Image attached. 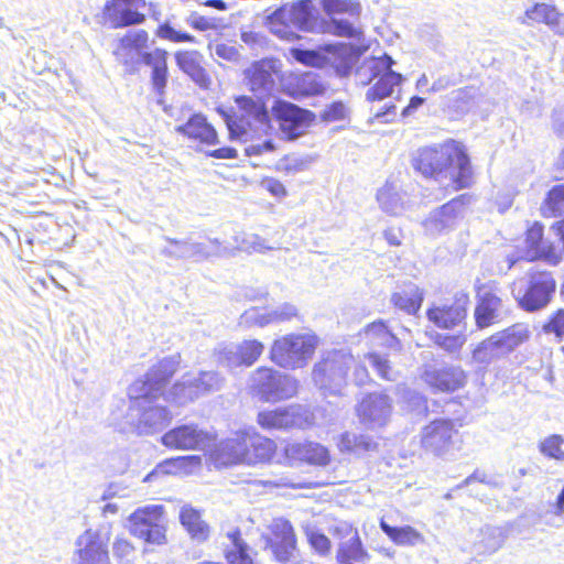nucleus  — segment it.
Wrapping results in <instances>:
<instances>
[{
    "mask_svg": "<svg viewBox=\"0 0 564 564\" xmlns=\"http://www.w3.org/2000/svg\"><path fill=\"white\" fill-rule=\"evenodd\" d=\"M180 521L193 540L205 542L210 535L208 523L203 520L200 512L191 507L185 506L180 511Z\"/></svg>",
    "mask_w": 564,
    "mask_h": 564,
    "instance_id": "34",
    "label": "nucleus"
},
{
    "mask_svg": "<svg viewBox=\"0 0 564 564\" xmlns=\"http://www.w3.org/2000/svg\"><path fill=\"white\" fill-rule=\"evenodd\" d=\"M555 240L545 237V225L541 220L527 221L523 230L524 259L557 267L564 260V217L550 226Z\"/></svg>",
    "mask_w": 564,
    "mask_h": 564,
    "instance_id": "3",
    "label": "nucleus"
},
{
    "mask_svg": "<svg viewBox=\"0 0 564 564\" xmlns=\"http://www.w3.org/2000/svg\"><path fill=\"white\" fill-rule=\"evenodd\" d=\"M192 386L195 388L196 392H208L217 388L218 379L215 372L204 371L200 372L198 378H196Z\"/></svg>",
    "mask_w": 564,
    "mask_h": 564,
    "instance_id": "53",
    "label": "nucleus"
},
{
    "mask_svg": "<svg viewBox=\"0 0 564 564\" xmlns=\"http://www.w3.org/2000/svg\"><path fill=\"white\" fill-rule=\"evenodd\" d=\"M470 297L467 292H456L442 303L426 310V318L438 329L452 330L467 324Z\"/></svg>",
    "mask_w": 564,
    "mask_h": 564,
    "instance_id": "10",
    "label": "nucleus"
},
{
    "mask_svg": "<svg viewBox=\"0 0 564 564\" xmlns=\"http://www.w3.org/2000/svg\"><path fill=\"white\" fill-rule=\"evenodd\" d=\"M299 316L297 308L290 303H284L280 307L275 308L270 314L272 322H289Z\"/></svg>",
    "mask_w": 564,
    "mask_h": 564,
    "instance_id": "55",
    "label": "nucleus"
},
{
    "mask_svg": "<svg viewBox=\"0 0 564 564\" xmlns=\"http://www.w3.org/2000/svg\"><path fill=\"white\" fill-rule=\"evenodd\" d=\"M308 542L316 553L321 556H327L332 551V542L329 538L322 532H312L308 535Z\"/></svg>",
    "mask_w": 564,
    "mask_h": 564,
    "instance_id": "51",
    "label": "nucleus"
},
{
    "mask_svg": "<svg viewBox=\"0 0 564 564\" xmlns=\"http://www.w3.org/2000/svg\"><path fill=\"white\" fill-rule=\"evenodd\" d=\"M540 215L545 218H556L564 214V184L552 186L542 199Z\"/></svg>",
    "mask_w": 564,
    "mask_h": 564,
    "instance_id": "39",
    "label": "nucleus"
},
{
    "mask_svg": "<svg viewBox=\"0 0 564 564\" xmlns=\"http://www.w3.org/2000/svg\"><path fill=\"white\" fill-rule=\"evenodd\" d=\"M377 443L366 435L344 433L340 435L337 447L344 454H360L377 449Z\"/></svg>",
    "mask_w": 564,
    "mask_h": 564,
    "instance_id": "40",
    "label": "nucleus"
},
{
    "mask_svg": "<svg viewBox=\"0 0 564 564\" xmlns=\"http://www.w3.org/2000/svg\"><path fill=\"white\" fill-rule=\"evenodd\" d=\"M458 420L437 417L425 424L420 434V445L429 454L444 457L463 443Z\"/></svg>",
    "mask_w": 564,
    "mask_h": 564,
    "instance_id": "6",
    "label": "nucleus"
},
{
    "mask_svg": "<svg viewBox=\"0 0 564 564\" xmlns=\"http://www.w3.org/2000/svg\"><path fill=\"white\" fill-rule=\"evenodd\" d=\"M542 329L545 334H553L557 339L564 338V308L555 310L544 322Z\"/></svg>",
    "mask_w": 564,
    "mask_h": 564,
    "instance_id": "49",
    "label": "nucleus"
},
{
    "mask_svg": "<svg viewBox=\"0 0 564 564\" xmlns=\"http://www.w3.org/2000/svg\"><path fill=\"white\" fill-rule=\"evenodd\" d=\"M202 459L197 455L177 456L163 460L154 470L144 477V481H149L156 474L166 475H189L194 469L199 468Z\"/></svg>",
    "mask_w": 564,
    "mask_h": 564,
    "instance_id": "33",
    "label": "nucleus"
},
{
    "mask_svg": "<svg viewBox=\"0 0 564 564\" xmlns=\"http://www.w3.org/2000/svg\"><path fill=\"white\" fill-rule=\"evenodd\" d=\"M473 195L464 193L434 209L423 220L424 228L431 234H441L452 229L463 217L466 207L471 203Z\"/></svg>",
    "mask_w": 564,
    "mask_h": 564,
    "instance_id": "20",
    "label": "nucleus"
},
{
    "mask_svg": "<svg viewBox=\"0 0 564 564\" xmlns=\"http://www.w3.org/2000/svg\"><path fill=\"white\" fill-rule=\"evenodd\" d=\"M497 349L494 346V340L491 339V336L487 337L486 339L481 340L476 345V347L471 351L473 359L477 364L487 365L492 360V350Z\"/></svg>",
    "mask_w": 564,
    "mask_h": 564,
    "instance_id": "50",
    "label": "nucleus"
},
{
    "mask_svg": "<svg viewBox=\"0 0 564 564\" xmlns=\"http://www.w3.org/2000/svg\"><path fill=\"white\" fill-rule=\"evenodd\" d=\"M564 14L554 4L536 2L524 11L523 24H545L558 35L564 34Z\"/></svg>",
    "mask_w": 564,
    "mask_h": 564,
    "instance_id": "25",
    "label": "nucleus"
},
{
    "mask_svg": "<svg viewBox=\"0 0 564 564\" xmlns=\"http://www.w3.org/2000/svg\"><path fill=\"white\" fill-rule=\"evenodd\" d=\"M215 53L218 57L235 62L240 57L238 48L230 43H219L215 47Z\"/></svg>",
    "mask_w": 564,
    "mask_h": 564,
    "instance_id": "57",
    "label": "nucleus"
},
{
    "mask_svg": "<svg viewBox=\"0 0 564 564\" xmlns=\"http://www.w3.org/2000/svg\"><path fill=\"white\" fill-rule=\"evenodd\" d=\"M366 63L369 64L370 80L376 79L366 93L367 100L373 102L390 97L394 87L401 85L403 80L402 75L392 69L394 65L392 57L388 54L371 56Z\"/></svg>",
    "mask_w": 564,
    "mask_h": 564,
    "instance_id": "13",
    "label": "nucleus"
},
{
    "mask_svg": "<svg viewBox=\"0 0 564 564\" xmlns=\"http://www.w3.org/2000/svg\"><path fill=\"white\" fill-rule=\"evenodd\" d=\"M476 304L474 307V322L478 330H484L502 321L503 300L497 282L479 284L475 288Z\"/></svg>",
    "mask_w": 564,
    "mask_h": 564,
    "instance_id": "12",
    "label": "nucleus"
},
{
    "mask_svg": "<svg viewBox=\"0 0 564 564\" xmlns=\"http://www.w3.org/2000/svg\"><path fill=\"white\" fill-rule=\"evenodd\" d=\"M359 336L364 337L368 345L383 348H400L401 341L383 319H376L365 325Z\"/></svg>",
    "mask_w": 564,
    "mask_h": 564,
    "instance_id": "32",
    "label": "nucleus"
},
{
    "mask_svg": "<svg viewBox=\"0 0 564 564\" xmlns=\"http://www.w3.org/2000/svg\"><path fill=\"white\" fill-rule=\"evenodd\" d=\"M556 288L557 283L551 271L531 269L524 289L517 296V303L528 313L541 311L552 302Z\"/></svg>",
    "mask_w": 564,
    "mask_h": 564,
    "instance_id": "9",
    "label": "nucleus"
},
{
    "mask_svg": "<svg viewBox=\"0 0 564 564\" xmlns=\"http://www.w3.org/2000/svg\"><path fill=\"white\" fill-rule=\"evenodd\" d=\"M323 32L330 33L338 37L354 39L359 42L358 45L365 44L364 42V30L359 24L354 21L343 19H332L326 25ZM366 45L369 46L368 43Z\"/></svg>",
    "mask_w": 564,
    "mask_h": 564,
    "instance_id": "42",
    "label": "nucleus"
},
{
    "mask_svg": "<svg viewBox=\"0 0 564 564\" xmlns=\"http://www.w3.org/2000/svg\"><path fill=\"white\" fill-rule=\"evenodd\" d=\"M206 155L217 160H232L238 158V151L232 147H220L207 151Z\"/></svg>",
    "mask_w": 564,
    "mask_h": 564,
    "instance_id": "59",
    "label": "nucleus"
},
{
    "mask_svg": "<svg viewBox=\"0 0 564 564\" xmlns=\"http://www.w3.org/2000/svg\"><path fill=\"white\" fill-rule=\"evenodd\" d=\"M165 509L162 505H150L135 509L128 518L129 532L150 545H163L167 541Z\"/></svg>",
    "mask_w": 564,
    "mask_h": 564,
    "instance_id": "8",
    "label": "nucleus"
},
{
    "mask_svg": "<svg viewBox=\"0 0 564 564\" xmlns=\"http://www.w3.org/2000/svg\"><path fill=\"white\" fill-rule=\"evenodd\" d=\"M169 53L166 50L155 47L147 52L141 59V63L151 67V83L155 93L162 96L165 91L169 78L167 66Z\"/></svg>",
    "mask_w": 564,
    "mask_h": 564,
    "instance_id": "29",
    "label": "nucleus"
},
{
    "mask_svg": "<svg viewBox=\"0 0 564 564\" xmlns=\"http://www.w3.org/2000/svg\"><path fill=\"white\" fill-rule=\"evenodd\" d=\"M177 366L173 358H163L153 365L142 381V389L145 390L143 397L147 398L152 391H159L167 384L176 372Z\"/></svg>",
    "mask_w": 564,
    "mask_h": 564,
    "instance_id": "31",
    "label": "nucleus"
},
{
    "mask_svg": "<svg viewBox=\"0 0 564 564\" xmlns=\"http://www.w3.org/2000/svg\"><path fill=\"white\" fill-rule=\"evenodd\" d=\"M215 437L197 424H182L169 430L161 437V444L175 451H203Z\"/></svg>",
    "mask_w": 564,
    "mask_h": 564,
    "instance_id": "19",
    "label": "nucleus"
},
{
    "mask_svg": "<svg viewBox=\"0 0 564 564\" xmlns=\"http://www.w3.org/2000/svg\"><path fill=\"white\" fill-rule=\"evenodd\" d=\"M332 460L328 448L317 442H286L281 451L278 465L292 467L307 464L324 467Z\"/></svg>",
    "mask_w": 564,
    "mask_h": 564,
    "instance_id": "15",
    "label": "nucleus"
},
{
    "mask_svg": "<svg viewBox=\"0 0 564 564\" xmlns=\"http://www.w3.org/2000/svg\"><path fill=\"white\" fill-rule=\"evenodd\" d=\"M174 57L178 68L195 82L203 84L208 80V74L202 65V55L197 51H177Z\"/></svg>",
    "mask_w": 564,
    "mask_h": 564,
    "instance_id": "35",
    "label": "nucleus"
},
{
    "mask_svg": "<svg viewBox=\"0 0 564 564\" xmlns=\"http://www.w3.org/2000/svg\"><path fill=\"white\" fill-rule=\"evenodd\" d=\"M490 336L497 349L511 352L530 340L531 329L527 323L518 322Z\"/></svg>",
    "mask_w": 564,
    "mask_h": 564,
    "instance_id": "30",
    "label": "nucleus"
},
{
    "mask_svg": "<svg viewBox=\"0 0 564 564\" xmlns=\"http://www.w3.org/2000/svg\"><path fill=\"white\" fill-rule=\"evenodd\" d=\"M563 443L564 438L561 435L552 434L540 442L539 449L544 456L549 458L563 460L564 452L561 449Z\"/></svg>",
    "mask_w": 564,
    "mask_h": 564,
    "instance_id": "47",
    "label": "nucleus"
},
{
    "mask_svg": "<svg viewBox=\"0 0 564 564\" xmlns=\"http://www.w3.org/2000/svg\"><path fill=\"white\" fill-rule=\"evenodd\" d=\"M333 535L338 540L335 554L337 564H364L370 560L358 529L352 524L335 527Z\"/></svg>",
    "mask_w": 564,
    "mask_h": 564,
    "instance_id": "17",
    "label": "nucleus"
},
{
    "mask_svg": "<svg viewBox=\"0 0 564 564\" xmlns=\"http://www.w3.org/2000/svg\"><path fill=\"white\" fill-rule=\"evenodd\" d=\"M290 17L291 14L289 9L285 6H282L265 18V25L273 34L278 35L282 40H300L301 36L290 29Z\"/></svg>",
    "mask_w": 564,
    "mask_h": 564,
    "instance_id": "37",
    "label": "nucleus"
},
{
    "mask_svg": "<svg viewBox=\"0 0 564 564\" xmlns=\"http://www.w3.org/2000/svg\"><path fill=\"white\" fill-rule=\"evenodd\" d=\"M319 338L314 333H291L276 338L270 349V359L281 368L305 367L314 357Z\"/></svg>",
    "mask_w": 564,
    "mask_h": 564,
    "instance_id": "4",
    "label": "nucleus"
},
{
    "mask_svg": "<svg viewBox=\"0 0 564 564\" xmlns=\"http://www.w3.org/2000/svg\"><path fill=\"white\" fill-rule=\"evenodd\" d=\"M422 379L435 393H454L466 386L468 376L459 366H445L425 370Z\"/></svg>",
    "mask_w": 564,
    "mask_h": 564,
    "instance_id": "22",
    "label": "nucleus"
},
{
    "mask_svg": "<svg viewBox=\"0 0 564 564\" xmlns=\"http://www.w3.org/2000/svg\"><path fill=\"white\" fill-rule=\"evenodd\" d=\"M262 185L271 195L278 198H282L288 194L283 183L276 178L265 177L262 180Z\"/></svg>",
    "mask_w": 564,
    "mask_h": 564,
    "instance_id": "58",
    "label": "nucleus"
},
{
    "mask_svg": "<svg viewBox=\"0 0 564 564\" xmlns=\"http://www.w3.org/2000/svg\"><path fill=\"white\" fill-rule=\"evenodd\" d=\"M243 76L249 90L257 94L284 86L288 74L282 61L270 56L253 61L243 70Z\"/></svg>",
    "mask_w": 564,
    "mask_h": 564,
    "instance_id": "11",
    "label": "nucleus"
},
{
    "mask_svg": "<svg viewBox=\"0 0 564 564\" xmlns=\"http://www.w3.org/2000/svg\"><path fill=\"white\" fill-rule=\"evenodd\" d=\"M354 378L359 386H364L371 381L370 373L367 367L362 364H359L354 369Z\"/></svg>",
    "mask_w": 564,
    "mask_h": 564,
    "instance_id": "61",
    "label": "nucleus"
},
{
    "mask_svg": "<svg viewBox=\"0 0 564 564\" xmlns=\"http://www.w3.org/2000/svg\"><path fill=\"white\" fill-rule=\"evenodd\" d=\"M378 377L384 381L394 380V371L390 360L377 351H369L365 355Z\"/></svg>",
    "mask_w": 564,
    "mask_h": 564,
    "instance_id": "45",
    "label": "nucleus"
},
{
    "mask_svg": "<svg viewBox=\"0 0 564 564\" xmlns=\"http://www.w3.org/2000/svg\"><path fill=\"white\" fill-rule=\"evenodd\" d=\"M368 50L369 46L366 44L337 43L323 45L319 51L291 48L290 54L305 66L324 67L327 63H330L337 70L347 74L354 63Z\"/></svg>",
    "mask_w": 564,
    "mask_h": 564,
    "instance_id": "5",
    "label": "nucleus"
},
{
    "mask_svg": "<svg viewBox=\"0 0 564 564\" xmlns=\"http://www.w3.org/2000/svg\"><path fill=\"white\" fill-rule=\"evenodd\" d=\"M158 37L173 43H194L195 37L183 31L175 30L170 23H162L155 30Z\"/></svg>",
    "mask_w": 564,
    "mask_h": 564,
    "instance_id": "48",
    "label": "nucleus"
},
{
    "mask_svg": "<svg viewBox=\"0 0 564 564\" xmlns=\"http://www.w3.org/2000/svg\"><path fill=\"white\" fill-rule=\"evenodd\" d=\"M397 107L393 104H389L384 106L380 111L376 112L371 119V121H378L382 123H388L393 121L395 117Z\"/></svg>",
    "mask_w": 564,
    "mask_h": 564,
    "instance_id": "60",
    "label": "nucleus"
},
{
    "mask_svg": "<svg viewBox=\"0 0 564 564\" xmlns=\"http://www.w3.org/2000/svg\"><path fill=\"white\" fill-rule=\"evenodd\" d=\"M294 406L265 409L257 414V424L263 431H289L297 425Z\"/></svg>",
    "mask_w": 564,
    "mask_h": 564,
    "instance_id": "26",
    "label": "nucleus"
},
{
    "mask_svg": "<svg viewBox=\"0 0 564 564\" xmlns=\"http://www.w3.org/2000/svg\"><path fill=\"white\" fill-rule=\"evenodd\" d=\"M250 389L260 401L275 403L293 398L297 393V381L269 367H258L250 377Z\"/></svg>",
    "mask_w": 564,
    "mask_h": 564,
    "instance_id": "7",
    "label": "nucleus"
},
{
    "mask_svg": "<svg viewBox=\"0 0 564 564\" xmlns=\"http://www.w3.org/2000/svg\"><path fill=\"white\" fill-rule=\"evenodd\" d=\"M392 402L384 393H367L356 406V413L362 422L384 420L391 412Z\"/></svg>",
    "mask_w": 564,
    "mask_h": 564,
    "instance_id": "28",
    "label": "nucleus"
},
{
    "mask_svg": "<svg viewBox=\"0 0 564 564\" xmlns=\"http://www.w3.org/2000/svg\"><path fill=\"white\" fill-rule=\"evenodd\" d=\"M347 116L346 107L340 101H335L326 107L321 113V119L326 122L344 120Z\"/></svg>",
    "mask_w": 564,
    "mask_h": 564,
    "instance_id": "54",
    "label": "nucleus"
},
{
    "mask_svg": "<svg viewBox=\"0 0 564 564\" xmlns=\"http://www.w3.org/2000/svg\"><path fill=\"white\" fill-rule=\"evenodd\" d=\"M129 3L131 1L107 0L100 11L95 14L97 24L113 30L142 24L145 21V14L129 8Z\"/></svg>",
    "mask_w": 564,
    "mask_h": 564,
    "instance_id": "21",
    "label": "nucleus"
},
{
    "mask_svg": "<svg viewBox=\"0 0 564 564\" xmlns=\"http://www.w3.org/2000/svg\"><path fill=\"white\" fill-rule=\"evenodd\" d=\"M240 37L241 41L250 47L259 45L262 42V36L253 31H242Z\"/></svg>",
    "mask_w": 564,
    "mask_h": 564,
    "instance_id": "63",
    "label": "nucleus"
},
{
    "mask_svg": "<svg viewBox=\"0 0 564 564\" xmlns=\"http://www.w3.org/2000/svg\"><path fill=\"white\" fill-rule=\"evenodd\" d=\"M312 10V0H297L292 7V14L301 22V24L307 21Z\"/></svg>",
    "mask_w": 564,
    "mask_h": 564,
    "instance_id": "56",
    "label": "nucleus"
},
{
    "mask_svg": "<svg viewBox=\"0 0 564 564\" xmlns=\"http://www.w3.org/2000/svg\"><path fill=\"white\" fill-rule=\"evenodd\" d=\"M380 529L397 545H415L424 541V536L411 525L392 527L383 519L379 522Z\"/></svg>",
    "mask_w": 564,
    "mask_h": 564,
    "instance_id": "38",
    "label": "nucleus"
},
{
    "mask_svg": "<svg viewBox=\"0 0 564 564\" xmlns=\"http://www.w3.org/2000/svg\"><path fill=\"white\" fill-rule=\"evenodd\" d=\"M112 552L119 563L128 564L134 558L137 549L128 538L117 536L112 543Z\"/></svg>",
    "mask_w": 564,
    "mask_h": 564,
    "instance_id": "46",
    "label": "nucleus"
},
{
    "mask_svg": "<svg viewBox=\"0 0 564 564\" xmlns=\"http://www.w3.org/2000/svg\"><path fill=\"white\" fill-rule=\"evenodd\" d=\"M323 11L334 19V15L347 14L355 21L359 20L361 14V6L354 0H321Z\"/></svg>",
    "mask_w": 564,
    "mask_h": 564,
    "instance_id": "43",
    "label": "nucleus"
},
{
    "mask_svg": "<svg viewBox=\"0 0 564 564\" xmlns=\"http://www.w3.org/2000/svg\"><path fill=\"white\" fill-rule=\"evenodd\" d=\"M238 108L248 117L257 122L270 127L271 116L263 98H252L250 96H238L235 98Z\"/></svg>",
    "mask_w": 564,
    "mask_h": 564,
    "instance_id": "36",
    "label": "nucleus"
},
{
    "mask_svg": "<svg viewBox=\"0 0 564 564\" xmlns=\"http://www.w3.org/2000/svg\"><path fill=\"white\" fill-rule=\"evenodd\" d=\"M109 543V530H85L76 540L77 564H110Z\"/></svg>",
    "mask_w": 564,
    "mask_h": 564,
    "instance_id": "18",
    "label": "nucleus"
},
{
    "mask_svg": "<svg viewBox=\"0 0 564 564\" xmlns=\"http://www.w3.org/2000/svg\"><path fill=\"white\" fill-rule=\"evenodd\" d=\"M267 544L278 562H290L296 550V535L291 522L284 519L275 520L270 527Z\"/></svg>",
    "mask_w": 564,
    "mask_h": 564,
    "instance_id": "23",
    "label": "nucleus"
},
{
    "mask_svg": "<svg viewBox=\"0 0 564 564\" xmlns=\"http://www.w3.org/2000/svg\"><path fill=\"white\" fill-rule=\"evenodd\" d=\"M391 302L408 314H416L422 306L423 293L416 286L403 289L392 294Z\"/></svg>",
    "mask_w": 564,
    "mask_h": 564,
    "instance_id": "41",
    "label": "nucleus"
},
{
    "mask_svg": "<svg viewBox=\"0 0 564 564\" xmlns=\"http://www.w3.org/2000/svg\"><path fill=\"white\" fill-rule=\"evenodd\" d=\"M151 426L166 427L172 421V413L164 406H155L147 412Z\"/></svg>",
    "mask_w": 564,
    "mask_h": 564,
    "instance_id": "52",
    "label": "nucleus"
},
{
    "mask_svg": "<svg viewBox=\"0 0 564 564\" xmlns=\"http://www.w3.org/2000/svg\"><path fill=\"white\" fill-rule=\"evenodd\" d=\"M175 131L199 147L209 148L219 143L216 128L202 112L191 115L186 122L175 128Z\"/></svg>",
    "mask_w": 564,
    "mask_h": 564,
    "instance_id": "24",
    "label": "nucleus"
},
{
    "mask_svg": "<svg viewBox=\"0 0 564 564\" xmlns=\"http://www.w3.org/2000/svg\"><path fill=\"white\" fill-rule=\"evenodd\" d=\"M264 351V345L258 339H245L236 346L235 351H224L220 359L229 368L251 367Z\"/></svg>",
    "mask_w": 564,
    "mask_h": 564,
    "instance_id": "27",
    "label": "nucleus"
},
{
    "mask_svg": "<svg viewBox=\"0 0 564 564\" xmlns=\"http://www.w3.org/2000/svg\"><path fill=\"white\" fill-rule=\"evenodd\" d=\"M192 26L199 31L207 30L210 25L209 22L205 18H199L198 20L192 22Z\"/></svg>",
    "mask_w": 564,
    "mask_h": 564,
    "instance_id": "64",
    "label": "nucleus"
},
{
    "mask_svg": "<svg viewBox=\"0 0 564 564\" xmlns=\"http://www.w3.org/2000/svg\"><path fill=\"white\" fill-rule=\"evenodd\" d=\"M410 163L423 180L441 182L448 178L455 192L471 188L476 184L469 149L454 138L419 147L412 153Z\"/></svg>",
    "mask_w": 564,
    "mask_h": 564,
    "instance_id": "1",
    "label": "nucleus"
},
{
    "mask_svg": "<svg viewBox=\"0 0 564 564\" xmlns=\"http://www.w3.org/2000/svg\"><path fill=\"white\" fill-rule=\"evenodd\" d=\"M425 102V99L420 96H413L410 98L409 104L403 108L402 117L411 116L419 107Z\"/></svg>",
    "mask_w": 564,
    "mask_h": 564,
    "instance_id": "62",
    "label": "nucleus"
},
{
    "mask_svg": "<svg viewBox=\"0 0 564 564\" xmlns=\"http://www.w3.org/2000/svg\"><path fill=\"white\" fill-rule=\"evenodd\" d=\"M149 43L150 35L148 31L143 29L129 30L116 40L112 55L126 73L134 74L139 70Z\"/></svg>",
    "mask_w": 564,
    "mask_h": 564,
    "instance_id": "14",
    "label": "nucleus"
},
{
    "mask_svg": "<svg viewBox=\"0 0 564 564\" xmlns=\"http://www.w3.org/2000/svg\"><path fill=\"white\" fill-rule=\"evenodd\" d=\"M271 113L281 132L289 140L303 134L315 119L311 111L285 100H276L271 108Z\"/></svg>",
    "mask_w": 564,
    "mask_h": 564,
    "instance_id": "16",
    "label": "nucleus"
},
{
    "mask_svg": "<svg viewBox=\"0 0 564 564\" xmlns=\"http://www.w3.org/2000/svg\"><path fill=\"white\" fill-rule=\"evenodd\" d=\"M432 339L436 347L449 355H458L467 341L463 333H437Z\"/></svg>",
    "mask_w": 564,
    "mask_h": 564,
    "instance_id": "44",
    "label": "nucleus"
},
{
    "mask_svg": "<svg viewBox=\"0 0 564 564\" xmlns=\"http://www.w3.org/2000/svg\"><path fill=\"white\" fill-rule=\"evenodd\" d=\"M209 459L217 468L235 465H272L280 460L276 442L253 429H241L224 440L210 453Z\"/></svg>",
    "mask_w": 564,
    "mask_h": 564,
    "instance_id": "2",
    "label": "nucleus"
}]
</instances>
